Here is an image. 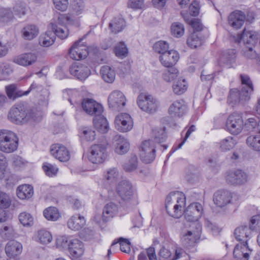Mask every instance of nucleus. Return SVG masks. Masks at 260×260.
<instances>
[{"mask_svg": "<svg viewBox=\"0 0 260 260\" xmlns=\"http://www.w3.org/2000/svg\"><path fill=\"white\" fill-rule=\"evenodd\" d=\"M154 139H149L143 141L140 148V155L142 161L148 164L152 162L155 158L156 144L165 141L166 134L165 128L154 131Z\"/></svg>", "mask_w": 260, "mask_h": 260, "instance_id": "f257e3e1", "label": "nucleus"}, {"mask_svg": "<svg viewBox=\"0 0 260 260\" xmlns=\"http://www.w3.org/2000/svg\"><path fill=\"white\" fill-rule=\"evenodd\" d=\"M66 23L76 26H79L80 25L78 19L75 18L68 14H60L55 22L49 23L48 28L55 34V37L57 36L61 40H64L69 35V29L65 26Z\"/></svg>", "mask_w": 260, "mask_h": 260, "instance_id": "f03ea898", "label": "nucleus"}, {"mask_svg": "<svg viewBox=\"0 0 260 260\" xmlns=\"http://www.w3.org/2000/svg\"><path fill=\"white\" fill-rule=\"evenodd\" d=\"M185 194L182 192L170 193L166 200V209L168 213L174 218L181 217L185 205Z\"/></svg>", "mask_w": 260, "mask_h": 260, "instance_id": "7ed1b4c3", "label": "nucleus"}, {"mask_svg": "<svg viewBox=\"0 0 260 260\" xmlns=\"http://www.w3.org/2000/svg\"><path fill=\"white\" fill-rule=\"evenodd\" d=\"M19 139L15 133L7 129L0 130V150L9 153L16 151Z\"/></svg>", "mask_w": 260, "mask_h": 260, "instance_id": "20e7f679", "label": "nucleus"}, {"mask_svg": "<svg viewBox=\"0 0 260 260\" xmlns=\"http://www.w3.org/2000/svg\"><path fill=\"white\" fill-rule=\"evenodd\" d=\"M136 102L140 109L148 114L155 113L160 106L158 100L147 93H140L137 98Z\"/></svg>", "mask_w": 260, "mask_h": 260, "instance_id": "39448f33", "label": "nucleus"}, {"mask_svg": "<svg viewBox=\"0 0 260 260\" xmlns=\"http://www.w3.org/2000/svg\"><path fill=\"white\" fill-rule=\"evenodd\" d=\"M202 225L200 222H193L189 224V229L182 235L181 241L184 246H193L201 237Z\"/></svg>", "mask_w": 260, "mask_h": 260, "instance_id": "423d86ee", "label": "nucleus"}, {"mask_svg": "<svg viewBox=\"0 0 260 260\" xmlns=\"http://www.w3.org/2000/svg\"><path fill=\"white\" fill-rule=\"evenodd\" d=\"M240 39L243 40L245 44V46L242 50L243 55L248 58L253 59L256 58L257 57V53L254 49L255 43L254 32L244 29Z\"/></svg>", "mask_w": 260, "mask_h": 260, "instance_id": "0eeeda50", "label": "nucleus"}, {"mask_svg": "<svg viewBox=\"0 0 260 260\" xmlns=\"http://www.w3.org/2000/svg\"><path fill=\"white\" fill-rule=\"evenodd\" d=\"M8 118L17 124L24 123L29 120L30 114L26 112V109L22 104L15 105L10 110Z\"/></svg>", "mask_w": 260, "mask_h": 260, "instance_id": "6e6552de", "label": "nucleus"}, {"mask_svg": "<svg viewBox=\"0 0 260 260\" xmlns=\"http://www.w3.org/2000/svg\"><path fill=\"white\" fill-rule=\"evenodd\" d=\"M116 191L123 201L135 200L137 202V194L135 188L127 180H122L116 186Z\"/></svg>", "mask_w": 260, "mask_h": 260, "instance_id": "1a4fd4ad", "label": "nucleus"}, {"mask_svg": "<svg viewBox=\"0 0 260 260\" xmlns=\"http://www.w3.org/2000/svg\"><path fill=\"white\" fill-rule=\"evenodd\" d=\"M244 124L240 114L234 112L230 114L226 120V126L228 131L233 135H238L243 130Z\"/></svg>", "mask_w": 260, "mask_h": 260, "instance_id": "9d476101", "label": "nucleus"}, {"mask_svg": "<svg viewBox=\"0 0 260 260\" xmlns=\"http://www.w3.org/2000/svg\"><path fill=\"white\" fill-rule=\"evenodd\" d=\"M114 125L118 131L126 133L132 129L134 126L133 119L127 113H120L115 117Z\"/></svg>", "mask_w": 260, "mask_h": 260, "instance_id": "9b49d317", "label": "nucleus"}, {"mask_svg": "<svg viewBox=\"0 0 260 260\" xmlns=\"http://www.w3.org/2000/svg\"><path fill=\"white\" fill-rule=\"evenodd\" d=\"M106 148L103 144L92 145L89 151L88 160L93 164H100L106 159Z\"/></svg>", "mask_w": 260, "mask_h": 260, "instance_id": "f8f14e48", "label": "nucleus"}, {"mask_svg": "<svg viewBox=\"0 0 260 260\" xmlns=\"http://www.w3.org/2000/svg\"><path fill=\"white\" fill-rule=\"evenodd\" d=\"M203 207L199 203L190 204L184 212L185 218L190 223L199 222L198 220L203 214Z\"/></svg>", "mask_w": 260, "mask_h": 260, "instance_id": "ddd939ff", "label": "nucleus"}, {"mask_svg": "<svg viewBox=\"0 0 260 260\" xmlns=\"http://www.w3.org/2000/svg\"><path fill=\"white\" fill-rule=\"evenodd\" d=\"M108 101L111 109L115 111H120L125 107L126 99L122 92L119 90H114L109 94Z\"/></svg>", "mask_w": 260, "mask_h": 260, "instance_id": "4468645a", "label": "nucleus"}, {"mask_svg": "<svg viewBox=\"0 0 260 260\" xmlns=\"http://www.w3.org/2000/svg\"><path fill=\"white\" fill-rule=\"evenodd\" d=\"M82 39L75 42L69 50V55L73 59H84L88 54V47L82 42Z\"/></svg>", "mask_w": 260, "mask_h": 260, "instance_id": "2eb2a0df", "label": "nucleus"}, {"mask_svg": "<svg viewBox=\"0 0 260 260\" xmlns=\"http://www.w3.org/2000/svg\"><path fill=\"white\" fill-rule=\"evenodd\" d=\"M83 110L89 115H101L103 112L102 106L92 99H84L81 103Z\"/></svg>", "mask_w": 260, "mask_h": 260, "instance_id": "dca6fc26", "label": "nucleus"}, {"mask_svg": "<svg viewBox=\"0 0 260 260\" xmlns=\"http://www.w3.org/2000/svg\"><path fill=\"white\" fill-rule=\"evenodd\" d=\"M50 151L51 155L60 161L66 162L70 159L71 156L69 150L61 144H52L50 146Z\"/></svg>", "mask_w": 260, "mask_h": 260, "instance_id": "f3484780", "label": "nucleus"}, {"mask_svg": "<svg viewBox=\"0 0 260 260\" xmlns=\"http://www.w3.org/2000/svg\"><path fill=\"white\" fill-rule=\"evenodd\" d=\"M226 182L232 185H241L248 180V176L241 170L231 171L225 175Z\"/></svg>", "mask_w": 260, "mask_h": 260, "instance_id": "a211bd4d", "label": "nucleus"}, {"mask_svg": "<svg viewBox=\"0 0 260 260\" xmlns=\"http://www.w3.org/2000/svg\"><path fill=\"white\" fill-rule=\"evenodd\" d=\"M71 74L80 80H85L90 75V70L86 65L74 63L70 69Z\"/></svg>", "mask_w": 260, "mask_h": 260, "instance_id": "6ab92c4d", "label": "nucleus"}, {"mask_svg": "<svg viewBox=\"0 0 260 260\" xmlns=\"http://www.w3.org/2000/svg\"><path fill=\"white\" fill-rule=\"evenodd\" d=\"M252 251L248 243H239L235 246L233 254L236 260H248Z\"/></svg>", "mask_w": 260, "mask_h": 260, "instance_id": "aec40b11", "label": "nucleus"}, {"mask_svg": "<svg viewBox=\"0 0 260 260\" xmlns=\"http://www.w3.org/2000/svg\"><path fill=\"white\" fill-rule=\"evenodd\" d=\"M187 110V106L184 101L180 100L175 101L171 104L169 108L168 113L172 117H181L186 113Z\"/></svg>", "mask_w": 260, "mask_h": 260, "instance_id": "412c9836", "label": "nucleus"}, {"mask_svg": "<svg viewBox=\"0 0 260 260\" xmlns=\"http://www.w3.org/2000/svg\"><path fill=\"white\" fill-rule=\"evenodd\" d=\"M37 56L35 53L28 52L24 53L14 57L13 62L22 67L32 65L36 62Z\"/></svg>", "mask_w": 260, "mask_h": 260, "instance_id": "4be33fe9", "label": "nucleus"}, {"mask_svg": "<svg viewBox=\"0 0 260 260\" xmlns=\"http://www.w3.org/2000/svg\"><path fill=\"white\" fill-rule=\"evenodd\" d=\"M233 194L226 190H218L214 194L213 202L218 207H222L230 203Z\"/></svg>", "mask_w": 260, "mask_h": 260, "instance_id": "5701e85b", "label": "nucleus"}, {"mask_svg": "<svg viewBox=\"0 0 260 260\" xmlns=\"http://www.w3.org/2000/svg\"><path fill=\"white\" fill-rule=\"evenodd\" d=\"M245 19V14L240 11L233 12L228 17L230 25L236 29L240 28L243 25Z\"/></svg>", "mask_w": 260, "mask_h": 260, "instance_id": "b1692460", "label": "nucleus"}, {"mask_svg": "<svg viewBox=\"0 0 260 260\" xmlns=\"http://www.w3.org/2000/svg\"><path fill=\"white\" fill-rule=\"evenodd\" d=\"M159 60L165 67H171L176 63L179 58V53L174 50H169L159 56Z\"/></svg>", "mask_w": 260, "mask_h": 260, "instance_id": "393cba45", "label": "nucleus"}, {"mask_svg": "<svg viewBox=\"0 0 260 260\" xmlns=\"http://www.w3.org/2000/svg\"><path fill=\"white\" fill-rule=\"evenodd\" d=\"M68 250L72 256L75 258L81 257L84 252V246L82 241L77 238L73 237L70 241Z\"/></svg>", "mask_w": 260, "mask_h": 260, "instance_id": "a878e982", "label": "nucleus"}, {"mask_svg": "<svg viewBox=\"0 0 260 260\" xmlns=\"http://www.w3.org/2000/svg\"><path fill=\"white\" fill-rule=\"evenodd\" d=\"M251 229L250 226L241 225L235 230L234 235L239 243H248L252 237Z\"/></svg>", "mask_w": 260, "mask_h": 260, "instance_id": "bb28decb", "label": "nucleus"}, {"mask_svg": "<svg viewBox=\"0 0 260 260\" xmlns=\"http://www.w3.org/2000/svg\"><path fill=\"white\" fill-rule=\"evenodd\" d=\"M114 140L115 151L116 153L122 155L128 152L129 144L126 138L121 135H116Z\"/></svg>", "mask_w": 260, "mask_h": 260, "instance_id": "cd10ccee", "label": "nucleus"}, {"mask_svg": "<svg viewBox=\"0 0 260 260\" xmlns=\"http://www.w3.org/2000/svg\"><path fill=\"white\" fill-rule=\"evenodd\" d=\"M126 25V21L121 16L114 17L109 24V28L114 34H118L122 31Z\"/></svg>", "mask_w": 260, "mask_h": 260, "instance_id": "c85d7f7f", "label": "nucleus"}, {"mask_svg": "<svg viewBox=\"0 0 260 260\" xmlns=\"http://www.w3.org/2000/svg\"><path fill=\"white\" fill-rule=\"evenodd\" d=\"M22 244L15 240L9 241L5 247L6 253L10 257L17 256L22 252Z\"/></svg>", "mask_w": 260, "mask_h": 260, "instance_id": "c756f323", "label": "nucleus"}, {"mask_svg": "<svg viewBox=\"0 0 260 260\" xmlns=\"http://www.w3.org/2000/svg\"><path fill=\"white\" fill-rule=\"evenodd\" d=\"M93 124L95 129L102 134L107 133L110 129L108 120L101 115L95 116L93 119Z\"/></svg>", "mask_w": 260, "mask_h": 260, "instance_id": "7c9ffc66", "label": "nucleus"}, {"mask_svg": "<svg viewBox=\"0 0 260 260\" xmlns=\"http://www.w3.org/2000/svg\"><path fill=\"white\" fill-rule=\"evenodd\" d=\"M86 221L83 216L81 215H74L72 216L68 222V226L74 231L81 229L85 224Z\"/></svg>", "mask_w": 260, "mask_h": 260, "instance_id": "2f4dec72", "label": "nucleus"}, {"mask_svg": "<svg viewBox=\"0 0 260 260\" xmlns=\"http://www.w3.org/2000/svg\"><path fill=\"white\" fill-rule=\"evenodd\" d=\"M21 33L25 40H31L38 35L39 29L36 25L28 24L22 28Z\"/></svg>", "mask_w": 260, "mask_h": 260, "instance_id": "473e14b6", "label": "nucleus"}, {"mask_svg": "<svg viewBox=\"0 0 260 260\" xmlns=\"http://www.w3.org/2000/svg\"><path fill=\"white\" fill-rule=\"evenodd\" d=\"M33 194V187L30 185L23 184L19 186L17 189V197L21 200L29 199Z\"/></svg>", "mask_w": 260, "mask_h": 260, "instance_id": "72a5a7b5", "label": "nucleus"}, {"mask_svg": "<svg viewBox=\"0 0 260 260\" xmlns=\"http://www.w3.org/2000/svg\"><path fill=\"white\" fill-rule=\"evenodd\" d=\"M118 213V207L113 203L107 204L104 208L102 215V220L107 221L115 216Z\"/></svg>", "mask_w": 260, "mask_h": 260, "instance_id": "f704fd0d", "label": "nucleus"}, {"mask_svg": "<svg viewBox=\"0 0 260 260\" xmlns=\"http://www.w3.org/2000/svg\"><path fill=\"white\" fill-rule=\"evenodd\" d=\"M55 39V34L48 27L46 32L40 36L39 43L41 46L47 47L54 43Z\"/></svg>", "mask_w": 260, "mask_h": 260, "instance_id": "c9c22d12", "label": "nucleus"}, {"mask_svg": "<svg viewBox=\"0 0 260 260\" xmlns=\"http://www.w3.org/2000/svg\"><path fill=\"white\" fill-rule=\"evenodd\" d=\"M35 240L41 244L46 245L52 241L51 233L45 229L39 230L35 237Z\"/></svg>", "mask_w": 260, "mask_h": 260, "instance_id": "e433bc0d", "label": "nucleus"}, {"mask_svg": "<svg viewBox=\"0 0 260 260\" xmlns=\"http://www.w3.org/2000/svg\"><path fill=\"white\" fill-rule=\"evenodd\" d=\"M242 93L244 92V99H249L250 95L253 91V85L250 78L246 75H241Z\"/></svg>", "mask_w": 260, "mask_h": 260, "instance_id": "4c0bfd02", "label": "nucleus"}, {"mask_svg": "<svg viewBox=\"0 0 260 260\" xmlns=\"http://www.w3.org/2000/svg\"><path fill=\"white\" fill-rule=\"evenodd\" d=\"M244 92L242 93V90L240 91L237 89H233L230 91L228 102L230 104H236L239 103H243L249 100L244 99Z\"/></svg>", "mask_w": 260, "mask_h": 260, "instance_id": "58836bf2", "label": "nucleus"}, {"mask_svg": "<svg viewBox=\"0 0 260 260\" xmlns=\"http://www.w3.org/2000/svg\"><path fill=\"white\" fill-rule=\"evenodd\" d=\"M100 73L105 81L108 83L113 82L115 78V73L113 69L108 66H104L101 69Z\"/></svg>", "mask_w": 260, "mask_h": 260, "instance_id": "ea45409f", "label": "nucleus"}, {"mask_svg": "<svg viewBox=\"0 0 260 260\" xmlns=\"http://www.w3.org/2000/svg\"><path fill=\"white\" fill-rule=\"evenodd\" d=\"M173 91L174 93L181 95L183 94L187 89V83L184 79L179 78L175 81L172 85Z\"/></svg>", "mask_w": 260, "mask_h": 260, "instance_id": "a19ab883", "label": "nucleus"}, {"mask_svg": "<svg viewBox=\"0 0 260 260\" xmlns=\"http://www.w3.org/2000/svg\"><path fill=\"white\" fill-rule=\"evenodd\" d=\"M246 144L250 149L260 151V134L248 137L246 139Z\"/></svg>", "mask_w": 260, "mask_h": 260, "instance_id": "79ce46f5", "label": "nucleus"}, {"mask_svg": "<svg viewBox=\"0 0 260 260\" xmlns=\"http://www.w3.org/2000/svg\"><path fill=\"white\" fill-rule=\"evenodd\" d=\"M118 243L119 244L120 250L121 251L127 253L131 251L130 242L127 239L120 238L117 241L115 240L112 243L111 248L108 249V255L110 254L111 249L113 248L115 245Z\"/></svg>", "mask_w": 260, "mask_h": 260, "instance_id": "37998d69", "label": "nucleus"}, {"mask_svg": "<svg viewBox=\"0 0 260 260\" xmlns=\"http://www.w3.org/2000/svg\"><path fill=\"white\" fill-rule=\"evenodd\" d=\"M44 217L48 220L56 221L60 217L58 209L53 207L46 208L43 211Z\"/></svg>", "mask_w": 260, "mask_h": 260, "instance_id": "c03bdc74", "label": "nucleus"}, {"mask_svg": "<svg viewBox=\"0 0 260 260\" xmlns=\"http://www.w3.org/2000/svg\"><path fill=\"white\" fill-rule=\"evenodd\" d=\"M187 45L192 48H197L201 46L202 39L201 38L200 32H193L188 37L187 40Z\"/></svg>", "mask_w": 260, "mask_h": 260, "instance_id": "a18cd8bd", "label": "nucleus"}, {"mask_svg": "<svg viewBox=\"0 0 260 260\" xmlns=\"http://www.w3.org/2000/svg\"><path fill=\"white\" fill-rule=\"evenodd\" d=\"M13 70L11 66L6 62L0 63V81L7 80Z\"/></svg>", "mask_w": 260, "mask_h": 260, "instance_id": "49530a36", "label": "nucleus"}, {"mask_svg": "<svg viewBox=\"0 0 260 260\" xmlns=\"http://www.w3.org/2000/svg\"><path fill=\"white\" fill-rule=\"evenodd\" d=\"M119 177V172L116 168L107 170L103 175V178L108 183L115 182Z\"/></svg>", "mask_w": 260, "mask_h": 260, "instance_id": "de8ad7c7", "label": "nucleus"}, {"mask_svg": "<svg viewBox=\"0 0 260 260\" xmlns=\"http://www.w3.org/2000/svg\"><path fill=\"white\" fill-rule=\"evenodd\" d=\"M236 144L235 140L232 137H228L220 141V148L222 151H227L233 149Z\"/></svg>", "mask_w": 260, "mask_h": 260, "instance_id": "09e8293b", "label": "nucleus"}, {"mask_svg": "<svg viewBox=\"0 0 260 260\" xmlns=\"http://www.w3.org/2000/svg\"><path fill=\"white\" fill-rule=\"evenodd\" d=\"M19 220L21 224L25 227H30L34 224V217L29 213L23 212L19 214Z\"/></svg>", "mask_w": 260, "mask_h": 260, "instance_id": "8fccbe9b", "label": "nucleus"}, {"mask_svg": "<svg viewBox=\"0 0 260 260\" xmlns=\"http://www.w3.org/2000/svg\"><path fill=\"white\" fill-rule=\"evenodd\" d=\"M42 168L46 175L50 177L55 176L58 172V168L56 165L48 162L43 163Z\"/></svg>", "mask_w": 260, "mask_h": 260, "instance_id": "3c124183", "label": "nucleus"}, {"mask_svg": "<svg viewBox=\"0 0 260 260\" xmlns=\"http://www.w3.org/2000/svg\"><path fill=\"white\" fill-rule=\"evenodd\" d=\"M171 32L176 38H180L184 34V26L179 22H174L171 27Z\"/></svg>", "mask_w": 260, "mask_h": 260, "instance_id": "603ef678", "label": "nucleus"}, {"mask_svg": "<svg viewBox=\"0 0 260 260\" xmlns=\"http://www.w3.org/2000/svg\"><path fill=\"white\" fill-rule=\"evenodd\" d=\"M71 238H73V237L65 236L58 237L56 240V247L61 250H68Z\"/></svg>", "mask_w": 260, "mask_h": 260, "instance_id": "864d4df0", "label": "nucleus"}, {"mask_svg": "<svg viewBox=\"0 0 260 260\" xmlns=\"http://www.w3.org/2000/svg\"><path fill=\"white\" fill-rule=\"evenodd\" d=\"M114 52L116 56L123 58L128 54V49L123 42H119L114 48Z\"/></svg>", "mask_w": 260, "mask_h": 260, "instance_id": "5fc2aeb1", "label": "nucleus"}, {"mask_svg": "<svg viewBox=\"0 0 260 260\" xmlns=\"http://www.w3.org/2000/svg\"><path fill=\"white\" fill-rule=\"evenodd\" d=\"M153 48L155 52L161 55L169 51V45L166 41H159L154 43Z\"/></svg>", "mask_w": 260, "mask_h": 260, "instance_id": "6e6d98bb", "label": "nucleus"}, {"mask_svg": "<svg viewBox=\"0 0 260 260\" xmlns=\"http://www.w3.org/2000/svg\"><path fill=\"white\" fill-rule=\"evenodd\" d=\"M138 167V159L136 155L131 156L129 159L125 162L123 166V169L127 172L135 171Z\"/></svg>", "mask_w": 260, "mask_h": 260, "instance_id": "4d7b16f0", "label": "nucleus"}, {"mask_svg": "<svg viewBox=\"0 0 260 260\" xmlns=\"http://www.w3.org/2000/svg\"><path fill=\"white\" fill-rule=\"evenodd\" d=\"M178 74L179 72L177 69L171 68L163 73L162 78L165 81L170 82L178 77Z\"/></svg>", "mask_w": 260, "mask_h": 260, "instance_id": "13d9d810", "label": "nucleus"}, {"mask_svg": "<svg viewBox=\"0 0 260 260\" xmlns=\"http://www.w3.org/2000/svg\"><path fill=\"white\" fill-rule=\"evenodd\" d=\"M80 137L86 141H93L95 139V132L91 128L83 127L80 132Z\"/></svg>", "mask_w": 260, "mask_h": 260, "instance_id": "bf43d9fd", "label": "nucleus"}, {"mask_svg": "<svg viewBox=\"0 0 260 260\" xmlns=\"http://www.w3.org/2000/svg\"><path fill=\"white\" fill-rule=\"evenodd\" d=\"M13 18V14L8 9H0V23L4 24L11 21Z\"/></svg>", "mask_w": 260, "mask_h": 260, "instance_id": "052dcab7", "label": "nucleus"}, {"mask_svg": "<svg viewBox=\"0 0 260 260\" xmlns=\"http://www.w3.org/2000/svg\"><path fill=\"white\" fill-rule=\"evenodd\" d=\"M11 203L9 196L5 192L0 191V208L7 209L10 207Z\"/></svg>", "mask_w": 260, "mask_h": 260, "instance_id": "680f3d73", "label": "nucleus"}, {"mask_svg": "<svg viewBox=\"0 0 260 260\" xmlns=\"http://www.w3.org/2000/svg\"><path fill=\"white\" fill-rule=\"evenodd\" d=\"M56 9L61 12L66 11L69 6V0H53Z\"/></svg>", "mask_w": 260, "mask_h": 260, "instance_id": "e2e57ef3", "label": "nucleus"}, {"mask_svg": "<svg viewBox=\"0 0 260 260\" xmlns=\"http://www.w3.org/2000/svg\"><path fill=\"white\" fill-rule=\"evenodd\" d=\"M250 229L260 232V214L253 216L250 221Z\"/></svg>", "mask_w": 260, "mask_h": 260, "instance_id": "0e129e2a", "label": "nucleus"}, {"mask_svg": "<svg viewBox=\"0 0 260 260\" xmlns=\"http://www.w3.org/2000/svg\"><path fill=\"white\" fill-rule=\"evenodd\" d=\"M127 6L133 9H141L144 7V0H129Z\"/></svg>", "mask_w": 260, "mask_h": 260, "instance_id": "69168bd1", "label": "nucleus"}, {"mask_svg": "<svg viewBox=\"0 0 260 260\" xmlns=\"http://www.w3.org/2000/svg\"><path fill=\"white\" fill-rule=\"evenodd\" d=\"M14 233V230L11 226H5L1 230L0 234L4 239H7L11 237Z\"/></svg>", "mask_w": 260, "mask_h": 260, "instance_id": "338daca9", "label": "nucleus"}, {"mask_svg": "<svg viewBox=\"0 0 260 260\" xmlns=\"http://www.w3.org/2000/svg\"><path fill=\"white\" fill-rule=\"evenodd\" d=\"M72 9L74 14L79 15L84 11V5L83 2L80 1L79 2L75 3L73 5Z\"/></svg>", "mask_w": 260, "mask_h": 260, "instance_id": "774afa93", "label": "nucleus"}]
</instances>
